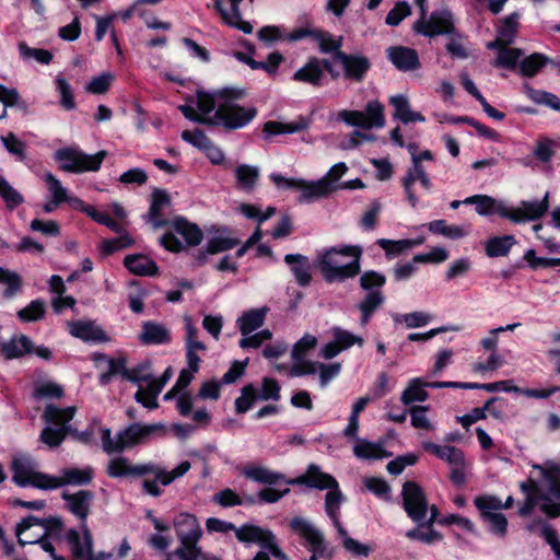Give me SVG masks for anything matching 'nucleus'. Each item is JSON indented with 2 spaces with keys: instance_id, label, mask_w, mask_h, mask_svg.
Instances as JSON below:
<instances>
[{
  "instance_id": "43",
  "label": "nucleus",
  "mask_w": 560,
  "mask_h": 560,
  "mask_svg": "<svg viewBox=\"0 0 560 560\" xmlns=\"http://www.w3.org/2000/svg\"><path fill=\"white\" fill-rule=\"evenodd\" d=\"M124 264L131 273L138 276H153L158 272L156 264L144 255H128Z\"/></svg>"
},
{
  "instance_id": "8",
  "label": "nucleus",
  "mask_w": 560,
  "mask_h": 560,
  "mask_svg": "<svg viewBox=\"0 0 560 560\" xmlns=\"http://www.w3.org/2000/svg\"><path fill=\"white\" fill-rule=\"evenodd\" d=\"M12 479L20 487H34L51 490L60 487V482L44 472L38 471L35 462L27 455H16L11 463Z\"/></svg>"
},
{
  "instance_id": "54",
  "label": "nucleus",
  "mask_w": 560,
  "mask_h": 560,
  "mask_svg": "<svg viewBox=\"0 0 560 560\" xmlns=\"http://www.w3.org/2000/svg\"><path fill=\"white\" fill-rule=\"evenodd\" d=\"M343 548L353 556L368 557L373 551V547L369 544H362L349 536L343 526L336 529Z\"/></svg>"
},
{
  "instance_id": "4",
  "label": "nucleus",
  "mask_w": 560,
  "mask_h": 560,
  "mask_svg": "<svg viewBox=\"0 0 560 560\" xmlns=\"http://www.w3.org/2000/svg\"><path fill=\"white\" fill-rule=\"evenodd\" d=\"M188 460L180 462L172 470L155 464L129 465L125 458L118 457L109 462L107 472L110 477L144 476L141 486L143 491L151 497H160L163 493L161 486L166 487L176 479L183 477L190 469Z\"/></svg>"
},
{
  "instance_id": "26",
  "label": "nucleus",
  "mask_w": 560,
  "mask_h": 560,
  "mask_svg": "<svg viewBox=\"0 0 560 560\" xmlns=\"http://www.w3.org/2000/svg\"><path fill=\"white\" fill-rule=\"evenodd\" d=\"M412 165L407 171L406 175L401 179V184L407 197V200L411 205L412 208H416L418 205V197L413 192L412 186L413 184L419 180L421 185L429 190L431 188V180L428 176L424 167L422 164H419L417 160L411 161Z\"/></svg>"
},
{
  "instance_id": "57",
  "label": "nucleus",
  "mask_w": 560,
  "mask_h": 560,
  "mask_svg": "<svg viewBox=\"0 0 560 560\" xmlns=\"http://www.w3.org/2000/svg\"><path fill=\"white\" fill-rule=\"evenodd\" d=\"M55 84L60 96V105L67 110L74 109L75 102L73 91L69 82L61 74H57L55 78Z\"/></svg>"
},
{
  "instance_id": "34",
  "label": "nucleus",
  "mask_w": 560,
  "mask_h": 560,
  "mask_svg": "<svg viewBox=\"0 0 560 560\" xmlns=\"http://www.w3.org/2000/svg\"><path fill=\"white\" fill-rule=\"evenodd\" d=\"M170 206V197L164 190L156 189L152 194V200L148 212V220L155 228L166 224L165 210Z\"/></svg>"
},
{
  "instance_id": "62",
  "label": "nucleus",
  "mask_w": 560,
  "mask_h": 560,
  "mask_svg": "<svg viewBox=\"0 0 560 560\" xmlns=\"http://www.w3.org/2000/svg\"><path fill=\"white\" fill-rule=\"evenodd\" d=\"M1 142L7 149V151L15 156L18 161H24L26 158V145L20 140L14 133L10 132L7 136L1 137Z\"/></svg>"
},
{
  "instance_id": "40",
  "label": "nucleus",
  "mask_w": 560,
  "mask_h": 560,
  "mask_svg": "<svg viewBox=\"0 0 560 560\" xmlns=\"http://www.w3.org/2000/svg\"><path fill=\"white\" fill-rule=\"evenodd\" d=\"M284 261L290 266L295 281L300 285H307L311 281L310 264L305 256L300 254H288Z\"/></svg>"
},
{
  "instance_id": "7",
  "label": "nucleus",
  "mask_w": 560,
  "mask_h": 560,
  "mask_svg": "<svg viewBox=\"0 0 560 560\" xmlns=\"http://www.w3.org/2000/svg\"><path fill=\"white\" fill-rule=\"evenodd\" d=\"M163 428L164 425L162 423L147 425L133 423L125 430L120 431L116 439L112 438L109 429L101 428L100 436L102 440L103 450L106 453H116L143 442L152 433L160 431Z\"/></svg>"
},
{
  "instance_id": "3",
  "label": "nucleus",
  "mask_w": 560,
  "mask_h": 560,
  "mask_svg": "<svg viewBox=\"0 0 560 560\" xmlns=\"http://www.w3.org/2000/svg\"><path fill=\"white\" fill-rule=\"evenodd\" d=\"M472 205L475 211L480 217L498 215L512 223H525L541 218L549 209V192L547 191L541 200H523L517 206H510L503 199H497L489 195H472L463 201L453 200L452 209H457L459 205Z\"/></svg>"
},
{
  "instance_id": "45",
  "label": "nucleus",
  "mask_w": 560,
  "mask_h": 560,
  "mask_svg": "<svg viewBox=\"0 0 560 560\" xmlns=\"http://www.w3.org/2000/svg\"><path fill=\"white\" fill-rule=\"evenodd\" d=\"M31 351L32 341L24 335L14 337L11 340L0 345V353L9 360L21 358Z\"/></svg>"
},
{
  "instance_id": "60",
  "label": "nucleus",
  "mask_w": 560,
  "mask_h": 560,
  "mask_svg": "<svg viewBox=\"0 0 560 560\" xmlns=\"http://www.w3.org/2000/svg\"><path fill=\"white\" fill-rule=\"evenodd\" d=\"M184 324H185V330H186V337H185V345H186V351H191L197 353L198 351H205L206 345L198 339V330L194 326L192 320L189 316L184 317Z\"/></svg>"
},
{
  "instance_id": "36",
  "label": "nucleus",
  "mask_w": 560,
  "mask_h": 560,
  "mask_svg": "<svg viewBox=\"0 0 560 560\" xmlns=\"http://www.w3.org/2000/svg\"><path fill=\"white\" fill-rule=\"evenodd\" d=\"M324 78V61L311 59L305 66L300 68L293 74V80L307 83L314 86L322 84Z\"/></svg>"
},
{
  "instance_id": "44",
  "label": "nucleus",
  "mask_w": 560,
  "mask_h": 560,
  "mask_svg": "<svg viewBox=\"0 0 560 560\" xmlns=\"http://www.w3.org/2000/svg\"><path fill=\"white\" fill-rule=\"evenodd\" d=\"M423 448L438 458L445 460L450 467L459 465L460 460L465 457L462 450L450 445H439L432 442H423Z\"/></svg>"
},
{
  "instance_id": "10",
  "label": "nucleus",
  "mask_w": 560,
  "mask_h": 560,
  "mask_svg": "<svg viewBox=\"0 0 560 560\" xmlns=\"http://www.w3.org/2000/svg\"><path fill=\"white\" fill-rule=\"evenodd\" d=\"M74 408L63 409L48 405L44 411L46 427L40 433V441L49 447L58 446L70 430L69 422L74 416Z\"/></svg>"
},
{
  "instance_id": "39",
  "label": "nucleus",
  "mask_w": 560,
  "mask_h": 560,
  "mask_svg": "<svg viewBox=\"0 0 560 560\" xmlns=\"http://www.w3.org/2000/svg\"><path fill=\"white\" fill-rule=\"evenodd\" d=\"M428 230L448 240H460L469 234V225L448 224L445 220H434L427 224Z\"/></svg>"
},
{
  "instance_id": "55",
  "label": "nucleus",
  "mask_w": 560,
  "mask_h": 560,
  "mask_svg": "<svg viewBox=\"0 0 560 560\" xmlns=\"http://www.w3.org/2000/svg\"><path fill=\"white\" fill-rule=\"evenodd\" d=\"M523 55V50L520 48H500L494 61V66L514 70L516 67H518Z\"/></svg>"
},
{
  "instance_id": "12",
  "label": "nucleus",
  "mask_w": 560,
  "mask_h": 560,
  "mask_svg": "<svg viewBox=\"0 0 560 560\" xmlns=\"http://www.w3.org/2000/svg\"><path fill=\"white\" fill-rule=\"evenodd\" d=\"M173 231L160 238L161 245L173 253L185 249L186 246H196L202 240L201 230L183 218H176L172 223Z\"/></svg>"
},
{
  "instance_id": "47",
  "label": "nucleus",
  "mask_w": 560,
  "mask_h": 560,
  "mask_svg": "<svg viewBox=\"0 0 560 560\" xmlns=\"http://www.w3.org/2000/svg\"><path fill=\"white\" fill-rule=\"evenodd\" d=\"M515 244L513 235L493 236L486 242L485 250L488 257H502L506 256Z\"/></svg>"
},
{
  "instance_id": "11",
  "label": "nucleus",
  "mask_w": 560,
  "mask_h": 560,
  "mask_svg": "<svg viewBox=\"0 0 560 560\" xmlns=\"http://www.w3.org/2000/svg\"><path fill=\"white\" fill-rule=\"evenodd\" d=\"M474 504L488 530L499 538H504L509 523L501 512L500 499L493 494H481L474 499Z\"/></svg>"
},
{
  "instance_id": "16",
  "label": "nucleus",
  "mask_w": 560,
  "mask_h": 560,
  "mask_svg": "<svg viewBox=\"0 0 560 560\" xmlns=\"http://www.w3.org/2000/svg\"><path fill=\"white\" fill-rule=\"evenodd\" d=\"M47 535L46 525L38 518L30 516L16 526V537L21 546L39 544L42 549L50 555L54 560H61L56 557L54 546L44 538Z\"/></svg>"
},
{
  "instance_id": "58",
  "label": "nucleus",
  "mask_w": 560,
  "mask_h": 560,
  "mask_svg": "<svg viewBox=\"0 0 560 560\" xmlns=\"http://www.w3.org/2000/svg\"><path fill=\"white\" fill-rule=\"evenodd\" d=\"M518 18L520 15L517 13H513L502 21L498 30V35L499 40L503 42V44L510 45L514 42L518 27Z\"/></svg>"
},
{
  "instance_id": "30",
  "label": "nucleus",
  "mask_w": 560,
  "mask_h": 560,
  "mask_svg": "<svg viewBox=\"0 0 560 560\" xmlns=\"http://www.w3.org/2000/svg\"><path fill=\"white\" fill-rule=\"evenodd\" d=\"M242 475L249 480L268 486L294 485L293 480L287 481L283 475L272 471L260 465H247L242 469Z\"/></svg>"
},
{
  "instance_id": "13",
  "label": "nucleus",
  "mask_w": 560,
  "mask_h": 560,
  "mask_svg": "<svg viewBox=\"0 0 560 560\" xmlns=\"http://www.w3.org/2000/svg\"><path fill=\"white\" fill-rule=\"evenodd\" d=\"M404 506L408 516L419 525L428 523L432 525L438 515V509L432 505L430 508V516L428 517V504L421 488L413 481H407L402 487Z\"/></svg>"
},
{
  "instance_id": "5",
  "label": "nucleus",
  "mask_w": 560,
  "mask_h": 560,
  "mask_svg": "<svg viewBox=\"0 0 560 560\" xmlns=\"http://www.w3.org/2000/svg\"><path fill=\"white\" fill-rule=\"evenodd\" d=\"M361 254L358 246L331 247L319 254L316 265L327 282H342L359 273Z\"/></svg>"
},
{
  "instance_id": "31",
  "label": "nucleus",
  "mask_w": 560,
  "mask_h": 560,
  "mask_svg": "<svg viewBox=\"0 0 560 560\" xmlns=\"http://www.w3.org/2000/svg\"><path fill=\"white\" fill-rule=\"evenodd\" d=\"M69 332L83 341H105L107 339L103 329L94 322L77 320L68 323Z\"/></svg>"
},
{
  "instance_id": "27",
  "label": "nucleus",
  "mask_w": 560,
  "mask_h": 560,
  "mask_svg": "<svg viewBox=\"0 0 560 560\" xmlns=\"http://www.w3.org/2000/svg\"><path fill=\"white\" fill-rule=\"evenodd\" d=\"M296 191L300 192L298 201L301 203H311L330 194V185L325 179L305 180L299 178Z\"/></svg>"
},
{
  "instance_id": "21",
  "label": "nucleus",
  "mask_w": 560,
  "mask_h": 560,
  "mask_svg": "<svg viewBox=\"0 0 560 560\" xmlns=\"http://www.w3.org/2000/svg\"><path fill=\"white\" fill-rule=\"evenodd\" d=\"M330 332L332 340L325 343L319 350V355L323 359L330 360L354 345L359 347L363 346V339L349 330L332 327Z\"/></svg>"
},
{
  "instance_id": "48",
  "label": "nucleus",
  "mask_w": 560,
  "mask_h": 560,
  "mask_svg": "<svg viewBox=\"0 0 560 560\" xmlns=\"http://www.w3.org/2000/svg\"><path fill=\"white\" fill-rule=\"evenodd\" d=\"M59 482L60 487L63 485L81 486L89 483L93 478V469L91 467L83 468H67L62 470L60 477H55Z\"/></svg>"
},
{
  "instance_id": "19",
  "label": "nucleus",
  "mask_w": 560,
  "mask_h": 560,
  "mask_svg": "<svg viewBox=\"0 0 560 560\" xmlns=\"http://www.w3.org/2000/svg\"><path fill=\"white\" fill-rule=\"evenodd\" d=\"M253 0H215L214 7L220 12L222 20L229 26L249 34L253 26L242 19V10L252 9Z\"/></svg>"
},
{
  "instance_id": "14",
  "label": "nucleus",
  "mask_w": 560,
  "mask_h": 560,
  "mask_svg": "<svg viewBox=\"0 0 560 560\" xmlns=\"http://www.w3.org/2000/svg\"><path fill=\"white\" fill-rule=\"evenodd\" d=\"M336 118L349 126L363 129L382 128L385 125L384 107L378 101H370L364 112L339 110Z\"/></svg>"
},
{
  "instance_id": "33",
  "label": "nucleus",
  "mask_w": 560,
  "mask_h": 560,
  "mask_svg": "<svg viewBox=\"0 0 560 560\" xmlns=\"http://www.w3.org/2000/svg\"><path fill=\"white\" fill-rule=\"evenodd\" d=\"M353 454L360 459L377 460L392 455L385 448L383 441L371 442L365 439H357L353 446Z\"/></svg>"
},
{
  "instance_id": "52",
  "label": "nucleus",
  "mask_w": 560,
  "mask_h": 560,
  "mask_svg": "<svg viewBox=\"0 0 560 560\" xmlns=\"http://www.w3.org/2000/svg\"><path fill=\"white\" fill-rule=\"evenodd\" d=\"M0 285L3 288V296L12 299L22 289V278L15 271L0 267Z\"/></svg>"
},
{
  "instance_id": "56",
  "label": "nucleus",
  "mask_w": 560,
  "mask_h": 560,
  "mask_svg": "<svg viewBox=\"0 0 560 560\" xmlns=\"http://www.w3.org/2000/svg\"><path fill=\"white\" fill-rule=\"evenodd\" d=\"M384 298L378 290L370 291L360 303L359 310L362 313L361 325H366L375 310L383 303Z\"/></svg>"
},
{
  "instance_id": "38",
  "label": "nucleus",
  "mask_w": 560,
  "mask_h": 560,
  "mask_svg": "<svg viewBox=\"0 0 560 560\" xmlns=\"http://www.w3.org/2000/svg\"><path fill=\"white\" fill-rule=\"evenodd\" d=\"M267 311L266 307H260L244 312L236 320L242 336H247L261 327L266 319Z\"/></svg>"
},
{
  "instance_id": "37",
  "label": "nucleus",
  "mask_w": 560,
  "mask_h": 560,
  "mask_svg": "<svg viewBox=\"0 0 560 560\" xmlns=\"http://www.w3.org/2000/svg\"><path fill=\"white\" fill-rule=\"evenodd\" d=\"M139 339L144 345H163L170 341V330L160 323L144 322Z\"/></svg>"
},
{
  "instance_id": "22",
  "label": "nucleus",
  "mask_w": 560,
  "mask_h": 560,
  "mask_svg": "<svg viewBox=\"0 0 560 560\" xmlns=\"http://www.w3.org/2000/svg\"><path fill=\"white\" fill-rule=\"evenodd\" d=\"M413 28L417 33L429 37L451 33L453 28L452 14L446 10L436 11L427 20V14L423 15L421 12Z\"/></svg>"
},
{
  "instance_id": "18",
  "label": "nucleus",
  "mask_w": 560,
  "mask_h": 560,
  "mask_svg": "<svg viewBox=\"0 0 560 560\" xmlns=\"http://www.w3.org/2000/svg\"><path fill=\"white\" fill-rule=\"evenodd\" d=\"M235 536L242 542L260 545L273 557L287 560V556L278 547L275 536L267 528L246 524L235 529Z\"/></svg>"
},
{
  "instance_id": "51",
  "label": "nucleus",
  "mask_w": 560,
  "mask_h": 560,
  "mask_svg": "<svg viewBox=\"0 0 560 560\" xmlns=\"http://www.w3.org/2000/svg\"><path fill=\"white\" fill-rule=\"evenodd\" d=\"M237 186L244 191H252L259 177V168L254 165L241 164L235 168Z\"/></svg>"
},
{
  "instance_id": "59",
  "label": "nucleus",
  "mask_w": 560,
  "mask_h": 560,
  "mask_svg": "<svg viewBox=\"0 0 560 560\" xmlns=\"http://www.w3.org/2000/svg\"><path fill=\"white\" fill-rule=\"evenodd\" d=\"M377 244L382 249L385 250L388 258L397 257L412 249V244L409 242V240L392 241L387 238H380Z\"/></svg>"
},
{
  "instance_id": "6",
  "label": "nucleus",
  "mask_w": 560,
  "mask_h": 560,
  "mask_svg": "<svg viewBox=\"0 0 560 560\" xmlns=\"http://www.w3.org/2000/svg\"><path fill=\"white\" fill-rule=\"evenodd\" d=\"M292 482H296V485H307L317 489H328L329 491L325 498L326 514L331 520L335 529L342 526L339 520V510L343 501V497L338 489L336 479L332 476L323 472L317 466L311 465L305 475L293 479Z\"/></svg>"
},
{
  "instance_id": "24",
  "label": "nucleus",
  "mask_w": 560,
  "mask_h": 560,
  "mask_svg": "<svg viewBox=\"0 0 560 560\" xmlns=\"http://www.w3.org/2000/svg\"><path fill=\"white\" fill-rule=\"evenodd\" d=\"M319 373V381L322 386H326L331 380L337 377L341 372V364L339 362L324 364L318 362L303 363L298 366H292L290 375L302 376Z\"/></svg>"
},
{
  "instance_id": "42",
  "label": "nucleus",
  "mask_w": 560,
  "mask_h": 560,
  "mask_svg": "<svg viewBox=\"0 0 560 560\" xmlns=\"http://www.w3.org/2000/svg\"><path fill=\"white\" fill-rule=\"evenodd\" d=\"M523 92L533 103L544 105L555 112H560V98L556 94L535 89L528 83L523 85Z\"/></svg>"
},
{
  "instance_id": "2",
  "label": "nucleus",
  "mask_w": 560,
  "mask_h": 560,
  "mask_svg": "<svg viewBox=\"0 0 560 560\" xmlns=\"http://www.w3.org/2000/svg\"><path fill=\"white\" fill-rule=\"evenodd\" d=\"M528 479L520 483L524 501L518 508L521 516H529L535 508L548 517L560 516V463L546 460L532 464Z\"/></svg>"
},
{
  "instance_id": "15",
  "label": "nucleus",
  "mask_w": 560,
  "mask_h": 560,
  "mask_svg": "<svg viewBox=\"0 0 560 560\" xmlns=\"http://www.w3.org/2000/svg\"><path fill=\"white\" fill-rule=\"evenodd\" d=\"M290 526L293 532L306 540L310 546L312 556L310 560H317L318 558H331L332 548L329 547L320 530H318L312 523L302 517H295L291 521Z\"/></svg>"
},
{
  "instance_id": "61",
  "label": "nucleus",
  "mask_w": 560,
  "mask_h": 560,
  "mask_svg": "<svg viewBox=\"0 0 560 560\" xmlns=\"http://www.w3.org/2000/svg\"><path fill=\"white\" fill-rule=\"evenodd\" d=\"M432 319V315L427 312H411L395 318L397 323H404L409 329L427 326Z\"/></svg>"
},
{
  "instance_id": "28",
  "label": "nucleus",
  "mask_w": 560,
  "mask_h": 560,
  "mask_svg": "<svg viewBox=\"0 0 560 560\" xmlns=\"http://www.w3.org/2000/svg\"><path fill=\"white\" fill-rule=\"evenodd\" d=\"M388 60L400 71H411L420 67L418 54L405 46H390L386 49Z\"/></svg>"
},
{
  "instance_id": "17",
  "label": "nucleus",
  "mask_w": 560,
  "mask_h": 560,
  "mask_svg": "<svg viewBox=\"0 0 560 560\" xmlns=\"http://www.w3.org/2000/svg\"><path fill=\"white\" fill-rule=\"evenodd\" d=\"M120 374L124 378L137 384L139 386V389H141V386H145L147 384H150L151 382L155 381V377H153L151 368L149 363H144L139 365L138 368L128 371L126 368V362L122 359L117 360H108V372L104 373L101 376V383L107 384L112 377V375Z\"/></svg>"
},
{
  "instance_id": "50",
  "label": "nucleus",
  "mask_w": 560,
  "mask_h": 560,
  "mask_svg": "<svg viewBox=\"0 0 560 560\" xmlns=\"http://www.w3.org/2000/svg\"><path fill=\"white\" fill-rule=\"evenodd\" d=\"M548 62H550V59L546 55L534 52L527 57H522L518 63V70L523 77L532 78L536 75Z\"/></svg>"
},
{
  "instance_id": "25",
  "label": "nucleus",
  "mask_w": 560,
  "mask_h": 560,
  "mask_svg": "<svg viewBox=\"0 0 560 560\" xmlns=\"http://www.w3.org/2000/svg\"><path fill=\"white\" fill-rule=\"evenodd\" d=\"M172 375V368H167L161 377L155 378V381L145 386H141V389L135 395L136 400L148 409L158 408V396L171 380Z\"/></svg>"
},
{
  "instance_id": "49",
  "label": "nucleus",
  "mask_w": 560,
  "mask_h": 560,
  "mask_svg": "<svg viewBox=\"0 0 560 560\" xmlns=\"http://www.w3.org/2000/svg\"><path fill=\"white\" fill-rule=\"evenodd\" d=\"M316 345L317 338L311 334H305L301 339H299L291 351V358L294 361L293 366L308 363L310 361L305 360V358L315 349Z\"/></svg>"
},
{
  "instance_id": "1",
  "label": "nucleus",
  "mask_w": 560,
  "mask_h": 560,
  "mask_svg": "<svg viewBox=\"0 0 560 560\" xmlns=\"http://www.w3.org/2000/svg\"><path fill=\"white\" fill-rule=\"evenodd\" d=\"M241 96L234 90L224 89L214 92H197V107L180 105L178 109L191 120L211 126H222L235 130L247 126L257 115L255 107H244L235 101Z\"/></svg>"
},
{
  "instance_id": "35",
  "label": "nucleus",
  "mask_w": 560,
  "mask_h": 560,
  "mask_svg": "<svg viewBox=\"0 0 560 560\" xmlns=\"http://www.w3.org/2000/svg\"><path fill=\"white\" fill-rule=\"evenodd\" d=\"M63 499L67 501V505L70 512L79 517L82 523L86 524L85 521L90 512L91 502L93 500L92 492L81 490L74 494L65 493Z\"/></svg>"
},
{
  "instance_id": "64",
  "label": "nucleus",
  "mask_w": 560,
  "mask_h": 560,
  "mask_svg": "<svg viewBox=\"0 0 560 560\" xmlns=\"http://www.w3.org/2000/svg\"><path fill=\"white\" fill-rule=\"evenodd\" d=\"M205 552L198 546H184L166 555L165 560H202Z\"/></svg>"
},
{
  "instance_id": "9",
  "label": "nucleus",
  "mask_w": 560,
  "mask_h": 560,
  "mask_svg": "<svg viewBox=\"0 0 560 560\" xmlns=\"http://www.w3.org/2000/svg\"><path fill=\"white\" fill-rule=\"evenodd\" d=\"M105 156V151L86 154L75 147L61 148L55 152V160L60 170L69 173L98 171Z\"/></svg>"
},
{
  "instance_id": "41",
  "label": "nucleus",
  "mask_w": 560,
  "mask_h": 560,
  "mask_svg": "<svg viewBox=\"0 0 560 560\" xmlns=\"http://www.w3.org/2000/svg\"><path fill=\"white\" fill-rule=\"evenodd\" d=\"M308 120L305 118H299L298 120L291 122H281V121H267L264 126V133L267 137L278 136V135H288L302 131L308 127Z\"/></svg>"
},
{
  "instance_id": "46",
  "label": "nucleus",
  "mask_w": 560,
  "mask_h": 560,
  "mask_svg": "<svg viewBox=\"0 0 560 560\" xmlns=\"http://www.w3.org/2000/svg\"><path fill=\"white\" fill-rule=\"evenodd\" d=\"M240 240L228 230L218 231L207 243L208 254H218L235 247Z\"/></svg>"
},
{
  "instance_id": "20",
  "label": "nucleus",
  "mask_w": 560,
  "mask_h": 560,
  "mask_svg": "<svg viewBox=\"0 0 560 560\" xmlns=\"http://www.w3.org/2000/svg\"><path fill=\"white\" fill-rule=\"evenodd\" d=\"M72 560H93V538L86 524L81 523V532L69 529L66 534Z\"/></svg>"
},
{
  "instance_id": "29",
  "label": "nucleus",
  "mask_w": 560,
  "mask_h": 560,
  "mask_svg": "<svg viewBox=\"0 0 560 560\" xmlns=\"http://www.w3.org/2000/svg\"><path fill=\"white\" fill-rule=\"evenodd\" d=\"M337 62L348 79L360 81L370 69V61L363 56L337 52Z\"/></svg>"
},
{
  "instance_id": "23",
  "label": "nucleus",
  "mask_w": 560,
  "mask_h": 560,
  "mask_svg": "<svg viewBox=\"0 0 560 560\" xmlns=\"http://www.w3.org/2000/svg\"><path fill=\"white\" fill-rule=\"evenodd\" d=\"M173 525L182 545L197 546L202 530L195 515L187 512L179 513L175 516Z\"/></svg>"
},
{
  "instance_id": "63",
  "label": "nucleus",
  "mask_w": 560,
  "mask_h": 560,
  "mask_svg": "<svg viewBox=\"0 0 560 560\" xmlns=\"http://www.w3.org/2000/svg\"><path fill=\"white\" fill-rule=\"evenodd\" d=\"M0 196L9 209H14L24 201L23 196L2 176H0Z\"/></svg>"
},
{
  "instance_id": "32",
  "label": "nucleus",
  "mask_w": 560,
  "mask_h": 560,
  "mask_svg": "<svg viewBox=\"0 0 560 560\" xmlns=\"http://www.w3.org/2000/svg\"><path fill=\"white\" fill-rule=\"evenodd\" d=\"M389 104L394 107V118L400 120L402 124L425 121L421 113L411 109L409 100L404 94L390 96Z\"/></svg>"
},
{
  "instance_id": "53",
  "label": "nucleus",
  "mask_w": 560,
  "mask_h": 560,
  "mask_svg": "<svg viewBox=\"0 0 560 560\" xmlns=\"http://www.w3.org/2000/svg\"><path fill=\"white\" fill-rule=\"evenodd\" d=\"M425 387L428 386L427 382H423L422 378L416 377L412 378L406 389L401 394V401L404 405H409L415 401L422 402L428 398V393L425 392Z\"/></svg>"
}]
</instances>
